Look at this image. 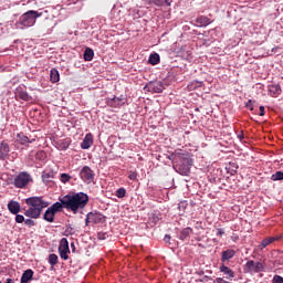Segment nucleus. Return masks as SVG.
Returning a JSON list of instances; mask_svg holds the SVG:
<instances>
[{
  "mask_svg": "<svg viewBox=\"0 0 283 283\" xmlns=\"http://www.w3.org/2000/svg\"><path fill=\"white\" fill-rule=\"evenodd\" d=\"M59 253L62 260H69L70 256L67 253H70V242H67L65 238L61 239L60 241Z\"/></svg>",
  "mask_w": 283,
  "mask_h": 283,
  "instance_id": "nucleus-7",
  "label": "nucleus"
},
{
  "mask_svg": "<svg viewBox=\"0 0 283 283\" xmlns=\"http://www.w3.org/2000/svg\"><path fill=\"white\" fill-rule=\"evenodd\" d=\"M41 15L42 13H39V11L29 10L19 18L17 27L22 25V28H20L21 30H23V28H32L36 23V19Z\"/></svg>",
  "mask_w": 283,
  "mask_h": 283,
  "instance_id": "nucleus-3",
  "label": "nucleus"
},
{
  "mask_svg": "<svg viewBox=\"0 0 283 283\" xmlns=\"http://www.w3.org/2000/svg\"><path fill=\"white\" fill-rule=\"evenodd\" d=\"M6 283H14V281H12V279H8Z\"/></svg>",
  "mask_w": 283,
  "mask_h": 283,
  "instance_id": "nucleus-46",
  "label": "nucleus"
},
{
  "mask_svg": "<svg viewBox=\"0 0 283 283\" xmlns=\"http://www.w3.org/2000/svg\"><path fill=\"white\" fill-rule=\"evenodd\" d=\"M70 147V140L64 139L62 142H60V149H67Z\"/></svg>",
  "mask_w": 283,
  "mask_h": 283,
  "instance_id": "nucleus-35",
  "label": "nucleus"
},
{
  "mask_svg": "<svg viewBox=\"0 0 283 283\" xmlns=\"http://www.w3.org/2000/svg\"><path fill=\"white\" fill-rule=\"evenodd\" d=\"M259 116H264V106H260V114Z\"/></svg>",
  "mask_w": 283,
  "mask_h": 283,
  "instance_id": "nucleus-44",
  "label": "nucleus"
},
{
  "mask_svg": "<svg viewBox=\"0 0 283 283\" xmlns=\"http://www.w3.org/2000/svg\"><path fill=\"white\" fill-rule=\"evenodd\" d=\"M163 90H165V85L163 84V82L153 83V91L156 94H160L163 92Z\"/></svg>",
  "mask_w": 283,
  "mask_h": 283,
  "instance_id": "nucleus-25",
  "label": "nucleus"
},
{
  "mask_svg": "<svg viewBox=\"0 0 283 283\" xmlns=\"http://www.w3.org/2000/svg\"><path fill=\"white\" fill-rule=\"evenodd\" d=\"M24 224H25L27 227H34V220H32V219H27V220H24Z\"/></svg>",
  "mask_w": 283,
  "mask_h": 283,
  "instance_id": "nucleus-39",
  "label": "nucleus"
},
{
  "mask_svg": "<svg viewBox=\"0 0 283 283\" xmlns=\"http://www.w3.org/2000/svg\"><path fill=\"white\" fill-rule=\"evenodd\" d=\"M33 275H34V271H32L30 269L24 271L22 276H21V283L30 282V280H32Z\"/></svg>",
  "mask_w": 283,
  "mask_h": 283,
  "instance_id": "nucleus-19",
  "label": "nucleus"
},
{
  "mask_svg": "<svg viewBox=\"0 0 283 283\" xmlns=\"http://www.w3.org/2000/svg\"><path fill=\"white\" fill-rule=\"evenodd\" d=\"M171 240V235L166 234L164 238V242H169Z\"/></svg>",
  "mask_w": 283,
  "mask_h": 283,
  "instance_id": "nucleus-43",
  "label": "nucleus"
},
{
  "mask_svg": "<svg viewBox=\"0 0 283 283\" xmlns=\"http://www.w3.org/2000/svg\"><path fill=\"white\" fill-rule=\"evenodd\" d=\"M71 249H73V251H76V245H74V242L71 243Z\"/></svg>",
  "mask_w": 283,
  "mask_h": 283,
  "instance_id": "nucleus-45",
  "label": "nucleus"
},
{
  "mask_svg": "<svg viewBox=\"0 0 283 283\" xmlns=\"http://www.w3.org/2000/svg\"><path fill=\"white\" fill-rule=\"evenodd\" d=\"M42 156H43V154H45V153H40Z\"/></svg>",
  "mask_w": 283,
  "mask_h": 283,
  "instance_id": "nucleus-47",
  "label": "nucleus"
},
{
  "mask_svg": "<svg viewBox=\"0 0 283 283\" xmlns=\"http://www.w3.org/2000/svg\"><path fill=\"white\" fill-rule=\"evenodd\" d=\"M235 256V250L229 249L222 252L221 262H229Z\"/></svg>",
  "mask_w": 283,
  "mask_h": 283,
  "instance_id": "nucleus-17",
  "label": "nucleus"
},
{
  "mask_svg": "<svg viewBox=\"0 0 283 283\" xmlns=\"http://www.w3.org/2000/svg\"><path fill=\"white\" fill-rule=\"evenodd\" d=\"M128 178L129 180H136V178H138V175L136 172H129Z\"/></svg>",
  "mask_w": 283,
  "mask_h": 283,
  "instance_id": "nucleus-41",
  "label": "nucleus"
},
{
  "mask_svg": "<svg viewBox=\"0 0 283 283\" xmlns=\"http://www.w3.org/2000/svg\"><path fill=\"white\" fill-rule=\"evenodd\" d=\"M60 180L65 185L66 182H70V180H72V176H70L69 174H61Z\"/></svg>",
  "mask_w": 283,
  "mask_h": 283,
  "instance_id": "nucleus-31",
  "label": "nucleus"
},
{
  "mask_svg": "<svg viewBox=\"0 0 283 283\" xmlns=\"http://www.w3.org/2000/svg\"><path fill=\"white\" fill-rule=\"evenodd\" d=\"M64 200H65V197H60L59 198L60 202L53 203L52 207H50L49 209H51L55 213L63 211V209H65V203H63Z\"/></svg>",
  "mask_w": 283,
  "mask_h": 283,
  "instance_id": "nucleus-12",
  "label": "nucleus"
},
{
  "mask_svg": "<svg viewBox=\"0 0 283 283\" xmlns=\"http://www.w3.org/2000/svg\"><path fill=\"white\" fill-rule=\"evenodd\" d=\"M18 140L21 145H25L27 143H34V139L30 140L28 136L23 135L22 133L18 134Z\"/></svg>",
  "mask_w": 283,
  "mask_h": 283,
  "instance_id": "nucleus-27",
  "label": "nucleus"
},
{
  "mask_svg": "<svg viewBox=\"0 0 283 283\" xmlns=\"http://www.w3.org/2000/svg\"><path fill=\"white\" fill-rule=\"evenodd\" d=\"M146 1L149 4L154 3L155 6H158V7L165 6V3L166 6H171V0H146Z\"/></svg>",
  "mask_w": 283,
  "mask_h": 283,
  "instance_id": "nucleus-22",
  "label": "nucleus"
},
{
  "mask_svg": "<svg viewBox=\"0 0 283 283\" xmlns=\"http://www.w3.org/2000/svg\"><path fill=\"white\" fill-rule=\"evenodd\" d=\"M271 180H283V171H276L271 176Z\"/></svg>",
  "mask_w": 283,
  "mask_h": 283,
  "instance_id": "nucleus-32",
  "label": "nucleus"
},
{
  "mask_svg": "<svg viewBox=\"0 0 283 283\" xmlns=\"http://www.w3.org/2000/svg\"><path fill=\"white\" fill-rule=\"evenodd\" d=\"M54 178V172H43L42 180L43 182H50V180Z\"/></svg>",
  "mask_w": 283,
  "mask_h": 283,
  "instance_id": "nucleus-30",
  "label": "nucleus"
},
{
  "mask_svg": "<svg viewBox=\"0 0 283 283\" xmlns=\"http://www.w3.org/2000/svg\"><path fill=\"white\" fill-rule=\"evenodd\" d=\"M245 107H248L249 109H251V112H253V101L249 99L248 103L245 104Z\"/></svg>",
  "mask_w": 283,
  "mask_h": 283,
  "instance_id": "nucleus-40",
  "label": "nucleus"
},
{
  "mask_svg": "<svg viewBox=\"0 0 283 283\" xmlns=\"http://www.w3.org/2000/svg\"><path fill=\"white\" fill-rule=\"evenodd\" d=\"M50 75H51V83H59V81H61V75L59 74V70L52 69Z\"/></svg>",
  "mask_w": 283,
  "mask_h": 283,
  "instance_id": "nucleus-21",
  "label": "nucleus"
},
{
  "mask_svg": "<svg viewBox=\"0 0 283 283\" xmlns=\"http://www.w3.org/2000/svg\"><path fill=\"white\" fill-rule=\"evenodd\" d=\"M197 23H199L201 27L209 25V23H211V20H209V18L207 17H200L197 19Z\"/></svg>",
  "mask_w": 283,
  "mask_h": 283,
  "instance_id": "nucleus-29",
  "label": "nucleus"
},
{
  "mask_svg": "<svg viewBox=\"0 0 283 283\" xmlns=\"http://www.w3.org/2000/svg\"><path fill=\"white\" fill-rule=\"evenodd\" d=\"M107 104L111 107H120L122 105H125V99L120 98V97H113L107 99Z\"/></svg>",
  "mask_w": 283,
  "mask_h": 283,
  "instance_id": "nucleus-16",
  "label": "nucleus"
},
{
  "mask_svg": "<svg viewBox=\"0 0 283 283\" xmlns=\"http://www.w3.org/2000/svg\"><path fill=\"white\" fill-rule=\"evenodd\" d=\"M90 222L103 224V222H105V216L99 212H90L86 217V224H90Z\"/></svg>",
  "mask_w": 283,
  "mask_h": 283,
  "instance_id": "nucleus-8",
  "label": "nucleus"
},
{
  "mask_svg": "<svg viewBox=\"0 0 283 283\" xmlns=\"http://www.w3.org/2000/svg\"><path fill=\"white\" fill-rule=\"evenodd\" d=\"M25 205H28L29 209L24 211V216L27 218H41V213L48 207H50V202L43 200V197H31L25 199Z\"/></svg>",
  "mask_w": 283,
  "mask_h": 283,
  "instance_id": "nucleus-2",
  "label": "nucleus"
},
{
  "mask_svg": "<svg viewBox=\"0 0 283 283\" xmlns=\"http://www.w3.org/2000/svg\"><path fill=\"white\" fill-rule=\"evenodd\" d=\"M92 145H94V136L92 134H86V136L84 137L81 144V147L82 149H90Z\"/></svg>",
  "mask_w": 283,
  "mask_h": 283,
  "instance_id": "nucleus-13",
  "label": "nucleus"
},
{
  "mask_svg": "<svg viewBox=\"0 0 283 283\" xmlns=\"http://www.w3.org/2000/svg\"><path fill=\"white\" fill-rule=\"evenodd\" d=\"M219 271L224 275H228V280H233V277H235V272L224 264L220 265Z\"/></svg>",
  "mask_w": 283,
  "mask_h": 283,
  "instance_id": "nucleus-15",
  "label": "nucleus"
},
{
  "mask_svg": "<svg viewBox=\"0 0 283 283\" xmlns=\"http://www.w3.org/2000/svg\"><path fill=\"white\" fill-rule=\"evenodd\" d=\"M193 232V230L191 228H185L180 234H179V239L185 241L187 240V238H189V235H191V233Z\"/></svg>",
  "mask_w": 283,
  "mask_h": 283,
  "instance_id": "nucleus-24",
  "label": "nucleus"
},
{
  "mask_svg": "<svg viewBox=\"0 0 283 283\" xmlns=\"http://www.w3.org/2000/svg\"><path fill=\"white\" fill-rule=\"evenodd\" d=\"M126 193H127V191L125 190V188H119V189L116 190L115 196H116L117 198H125V195H126Z\"/></svg>",
  "mask_w": 283,
  "mask_h": 283,
  "instance_id": "nucleus-34",
  "label": "nucleus"
},
{
  "mask_svg": "<svg viewBox=\"0 0 283 283\" xmlns=\"http://www.w3.org/2000/svg\"><path fill=\"white\" fill-rule=\"evenodd\" d=\"M80 178H82L84 182H94V170H92L90 166H84L80 171Z\"/></svg>",
  "mask_w": 283,
  "mask_h": 283,
  "instance_id": "nucleus-6",
  "label": "nucleus"
},
{
  "mask_svg": "<svg viewBox=\"0 0 283 283\" xmlns=\"http://www.w3.org/2000/svg\"><path fill=\"white\" fill-rule=\"evenodd\" d=\"M56 216V213L51 209V208H48L44 212V220L46 222H54V217Z\"/></svg>",
  "mask_w": 283,
  "mask_h": 283,
  "instance_id": "nucleus-18",
  "label": "nucleus"
},
{
  "mask_svg": "<svg viewBox=\"0 0 283 283\" xmlns=\"http://www.w3.org/2000/svg\"><path fill=\"white\" fill-rule=\"evenodd\" d=\"M273 283H283V277L280 275H274Z\"/></svg>",
  "mask_w": 283,
  "mask_h": 283,
  "instance_id": "nucleus-38",
  "label": "nucleus"
},
{
  "mask_svg": "<svg viewBox=\"0 0 283 283\" xmlns=\"http://www.w3.org/2000/svg\"><path fill=\"white\" fill-rule=\"evenodd\" d=\"M0 283H1V281H0Z\"/></svg>",
  "mask_w": 283,
  "mask_h": 283,
  "instance_id": "nucleus-48",
  "label": "nucleus"
},
{
  "mask_svg": "<svg viewBox=\"0 0 283 283\" xmlns=\"http://www.w3.org/2000/svg\"><path fill=\"white\" fill-rule=\"evenodd\" d=\"M94 59V50L86 48L84 51V61H92Z\"/></svg>",
  "mask_w": 283,
  "mask_h": 283,
  "instance_id": "nucleus-26",
  "label": "nucleus"
},
{
  "mask_svg": "<svg viewBox=\"0 0 283 283\" xmlns=\"http://www.w3.org/2000/svg\"><path fill=\"white\" fill-rule=\"evenodd\" d=\"M223 233H224V230H222L220 228L217 230V235H219L220 238H222Z\"/></svg>",
  "mask_w": 283,
  "mask_h": 283,
  "instance_id": "nucleus-42",
  "label": "nucleus"
},
{
  "mask_svg": "<svg viewBox=\"0 0 283 283\" xmlns=\"http://www.w3.org/2000/svg\"><path fill=\"white\" fill-rule=\"evenodd\" d=\"M29 182H32V176L28 172H20L14 179V186L18 189H23Z\"/></svg>",
  "mask_w": 283,
  "mask_h": 283,
  "instance_id": "nucleus-5",
  "label": "nucleus"
},
{
  "mask_svg": "<svg viewBox=\"0 0 283 283\" xmlns=\"http://www.w3.org/2000/svg\"><path fill=\"white\" fill-rule=\"evenodd\" d=\"M190 90H193L196 87H202V82H192L190 85H188Z\"/></svg>",
  "mask_w": 283,
  "mask_h": 283,
  "instance_id": "nucleus-37",
  "label": "nucleus"
},
{
  "mask_svg": "<svg viewBox=\"0 0 283 283\" xmlns=\"http://www.w3.org/2000/svg\"><path fill=\"white\" fill-rule=\"evenodd\" d=\"M277 240H280V237H277V235L268 237V238L263 239L261 244L259 245L260 251L266 249V247H269V244H273V242H277Z\"/></svg>",
  "mask_w": 283,
  "mask_h": 283,
  "instance_id": "nucleus-11",
  "label": "nucleus"
},
{
  "mask_svg": "<svg viewBox=\"0 0 283 283\" xmlns=\"http://www.w3.org/2000/svg\"><path fill=\"white\" fill-rule=\"evenodd\" d=\"M186 163L187 164H181L177 170L180 176H189V172L191 171V163L189 159H186Z\"/></svg>",
  "mask_w": 283,
  "mask_h": 283,
  "instance_id": "nucleus-9",
  "label": "nucleus"
},
{
  "mask_svg": "<svg viewBox=\"0 0 283 283\" xmlns=\"http://www.w3.org/2000/svg\"><path fill=\"white\" fill-rule=\"evenodd\" d=\"M49 263L51 264V266H56V264H59V256L56 254H50Z\"/></svg>",
  "mask_w": 283,
  "mask_h": 283,
  "instance_id": "nucleus-28",
  "label": "nucleus"
},
{
  "mask_svg": "<svg viewBox=\"0 0 283 283\" xmlns=\"http://www.w3.org/2000/svg\"><path fill=\"white\" fill-rule=\"evenodd\" d=\"M148 63H150V65H158V63H160V55L158 53L150 54Z\"/></svg>",
  "mask_w": 283,
  "mask_h": 283,
  "instance_id": "nucleus-23",
  "label": "nucleus"
},
{
  "mask_svg": "<svg viewBox=\"0 0 283 283\" xmlns=\"http://www.w3.org/2000/svg\"><path fill=\"white\" fill-rule=\"evenodd\" d=\"M15 222H18V224L25 222V217H23V214H17Z\"/></svg>",
  "mask_w": 283,
  "mask_h": 283,
  "instance_id": "nucleus-36",
  "label": "nucleus"
},
{
  "mask_svg": "<svg viewBox=\"0 0 283 283\" xmlns=\"http://www.w3.org/2000/svg\"><path fill=\"white\" fill-rule=\"evenodd\" d=\"M15 96L22 101H28L30 98V95H28V92L23 91V88H17Z\"/></svg>",
  "mask_w": 283,
  "mask_h": 283,
  "instance_id": "nucleus-20",
  "label": "nucleus"
},
{
  "mask_svg": "<svg viewBox=\"0 0 283 283\" xmlns=\"http://www.w3.org/2000/svg\"><path fill=\"white\" fill-rule=\"evenodd\" d=\"M270 94L272 96H277V94H280V86H277V85L271 86L270 87Z\"/></svg>",
  "mask_w": 283,
  "mask_h": 283,
  "instance_id": "nucleus-33",
  "label": "nucleus"
},
{
  "mask_svg": "<svg viewBox=\"0 0 283 283\" xmlns=\"http://www.w3.org/2000/svg\"><path fill=\"white\" fill-rule=\"evenodd\" d=\"M62 202L64 205V209L76 213L77 211H81V209H85V207H87L90 197L84 192L69 193L64 196V200H62Z\"/></svg>",
  "mask_w": 283,
  "mask_h": 283,
  "instance_id": "nucleus-1",
  "label": "nucleus"
},
{
  "mask_svg": "<svg viewBox=\"0 0 283 283\" xmlns=\"http://www.w3.org/2000/svg\"><path fill=\"white\" fill-rule=\"evenodd\" d=\"M243 271L244 273H261V271H264V265L262 262L250 260L245 263Z\"/></svg>",
  "mask_w": 283,
  "mask_h": 283,
  "instance_id": "nucleus-4",
  "label": "nucleus"
},
{
  "mask_svg": "<svg viewBox=\"0 0 283 283\" xmlns=\"http://www.w3.org/2000/svg\"><path fill=\"white\" fill-rule=\"evenodd\" d=\"M9 154H10V146L8 145V143L2 142L0 144V158H1V160H6V158H8Z\"/></svg>",
  "mask_w": 283,
  "mask_h": 283,
  "instance_id": "nucleus-14",
  "label": "nucleus"
},
{
  "mask_svg": "<svg viewBox=\"0 0 283 283\" xmlns=\"http://www.w3.org/2000/svg\"><path fill=\"white\" fill-rule=\"evenodd\" d=\"M8 210L10 211V213H12L13 216H17V213L21 212V203H19L18 201L11 200L8 203Z\"/></svg>",
  "mask_w": 283,
  "mask_h": 283,
  "instance_id": "nucleus-10",
  "label": "nucleus"
}]
</instances>
